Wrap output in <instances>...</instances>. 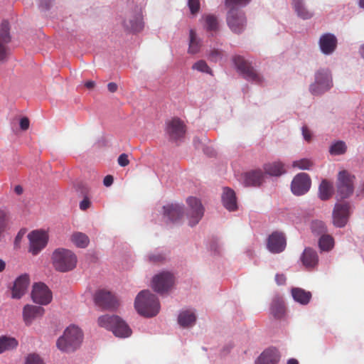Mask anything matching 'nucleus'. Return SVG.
I'll list each match as a JSON object with an SVG mask.
<instances>
[{
    "label": "nucleus",
    "instance_id": "10",
    "mask_svg": "<svg viewBox=\"0 0 364 364\" xmlns=\"http://www.w3.org/2000/svg\"><path fill=\"white\" fill-rule=\"evenodd\" d=\"M174 281L175 278L171 272H162L153 277L151 287L155 291L164 294L171 289Z\"/></svg>",
    "mask_w": 364,
    "mask_h": 364
},
{
    "label": "nucleus",
    "instance_id": "8",
    "mask_svg": "<svg viewBox=\"0 0 364 364\" xmlns=\"http://www.w3.org/2000/svg\"><path fill=\"white\" fill-rule=\"evenodd\" d=\"M166 133L169 139L176 141L183 139L186 132V126L178 117H173L166 122Z\"/></svg>",
    "mask_w": 364,
    "mask_h": 364
},
{
    "label": "nucleus",
    "instance_id": "41",
    "mask_svg": "<svg viewBox=\"0 0 364 364\" xmlns=\"http://www.w3.org/2000/svg\"><path fill=\"white\" fill-rule=\"evenodd\" d=\"M312 232L317 235H325L326 227L323 221L315 220L311 224Z\"/></svg>",
    "mask_w": 364,
    "mask_h": 364
},
{
    "label": "nucleus",
    "instance_id": "18",
    "mask_svg": "<svg viewBox=\"0 0 364 364\" xmlns=\"http://www.w3.org/2000/svg\"><path fill=\"white\" fill-rule=\"evenodd\" d=\"M286 238L284 233L275 231L268 237L267 248L272 253H279L286 247Z\"/></svg>",
    "mask_w": 364,
    "mask_h": 364
},
{
    "label": "nucleus",
    "instance_id": "42",
    "mask_svg": "<svg viewBox=\"0 0 364 364\" xmlns=\"http://www.w3.org/2000/svg\"><path fill=\"white\" fill-rule=\"evenodd\" d=\"M205 27L208 31H216L218 28V19L213 15H208L205 18Z\"/></svg>",
    "mask_w": 364,
    "mask_h": 364
},
{
    "label": "nucleus",
    "instance_id": "43",
    "mask_svg": "<svg viewBox=\"0 0 364 364\" xmlns=\"http://www.w3.org/2000/svg\"><path fill=\"white\" fill-rule=\"evenodd\" d=\"M251 0H225V6L228 9L238 8L246 6Z\"/></svg>",
    "mask_w": 364,
    "mask_h": 364
},
{
    "label": "nucleus",
    "instance_id": "57",
    "mask_svg": "<svg viewBox=\"0 0 364 364\" xmlns=\"http://www.w3.org/2000/svg\"><path fill=\"white\" fill-rule=\"evenodd\" d=\"M14 191L17 195H21L23 193V190L20 185H18L15 186Z\"/></svg>",
    "mask_w": 364,
    "mask_h": 364
},
{
    "label": "nucleus",
    "instance_id": "17",
    "mask_svg": "<svg viewBox=\"0 0 364 364\" xmlns=\"http://www.w3.org/2000/svg\"><path fill=\"white\" fill-rule=\"evenodd\" d=\"M95 302L96 305L104 309H112L118 305L114 295L105 290H100L95 293Z\"/></svg>",
    "mask_w": 364,
    "mask_h": 364
},
{
    "label": "nucleus",
    "instance_id": "54",
    "mask_svg": "<svg viewBox=\"0 0 364 364\" xmlns=\"http://www.w3.org/2000/svg\"><path fill=\"white\" fill-rule=\"evenodd\" d=\"M114 181V178L111 175H107L104 178L103 183L105 186L108 187L110 186Z\"/></svg>",
    "mask_w": 364,
    "mask_h": 364
},
{
    "label": "nucleus",
    "instance_id": "30",
    "mask_svg": "<svg viewBox=\"0 0 364 364\" xmlns=\"http://www.w3.org/2000/svg\"><path fill=\"white\" fill-rule=\"evenodd\" d=\"M18 345V341L7 336H0V354L15 349Z\"/></svg>",
    "mask_w": 364,
    "mask_h": 364
},
{
    "label": "nucleus",
    "instance_id": "50",
    "mask_svg": "<svg viewBox=\"0 0 364 364\" xmlns=\"http://www.w3.org/2000/svg\"><path fill=\"white\" fill-rule=\"evenodd\" d=\"M91 205V202L87 197H85L83 200L80 203V208L82 210H86Z\"/></svg>",
    "mask_w": 364,
    "mask_h": 364
},
{
    "label": "nucleus",
    "instance_id": "19",
    "mask_svg": "<svg viewBox=\"0 0 364 364\" xmlns=\"http://www.w3.org/2000/svg\"><path fill=\"white\" fill-rule=\"evenodd\" d=\"M30 282L29 276L26 274L17 277L11 289V297L19 299L26 292Z\"/></svg>",
    "mask_w": 364,
    "mask_h": 364
},
{
    "label": "nucleus",
    "instance_id": "40",
    "mask_svg": "<svg viewBox=\"0 0 364 364\" xmlns=\"http://www.w3.org/2000/svg\"><path fill=\"white\" fill-rule=\"evenodd\" d=\"M313 162L308 159H301L300 160L294 161L292 163L293 168H298L302 170H309L313 166Z\"/></svg>",
    "mask_w": 364,
    "mask_h": 364
},
{
    "label": "nucleus",
    "instance_id": "3",
    "mask_svg": "<svg viewBox=\"0 0 364 364\" xmlns=\"http://www.w3.org/2000/svg\"><path fill=\"white\" fill-rule=\"evenodd\" d=\"M98 325L111 331L117 337L127 338L132 333V330L126 322L116 315H103L98 318Z\"/></svg>",
    "mask_w": 364,
    "mask_h": 364
},
{
    "label": "nucleus",
    "instance_id": "37",
    "mask_svg": "<svg viewBox=\"0 0 364 364\" xmlns=\"http://www.w3.org/2000/svg\"><path fill=\"white\" fill-rule=\"evenodd\" d=\"M333 238L329 235H323L318 241V245L321 250L328 251L333 247Z\"/></svg>",
    "mask_w": 364,
    "mask_h": 364
},
{
    "label": "nucleus",
    "instance_id": "44",
    "mask_svg": "<svg viewBox=\"0 0 364 364\" xmlns=\"http://www.w3.org/2000/svg\"><path fill=\"white\" fill-rule=\"evenodd\" d=\"M193 69L197 70L200 72L211 73V70L208 67V64L204 60H199L194 63L192 67Z\"/></svg>",
    "mask_w": 364,
    "mask_h": 364
},
{
    "label": "nucleus",
    "instance_id": "9",
    "mask_svg": "<svg viewBox=\"0 0 364 364\" xmlns=\"http://www.w3.org/2000/svg\"><path fill=\"white\" fill-rule=\"evenodd\" d=\"M354 176L346 171H340L338 177L337 192L342 199L349 197L353 192Z\"/></svg>",
    "mask_w": 364,
    "mask_h": 364
},
{
    "label": "nucleus",
    "instance_id": "51",
    "mask_svg": "<svg viewBox=\"0 0 364 364\" xmlns=\"http://www.w3.org/2000/svg\"><path fill=\"white\" fill-rule=\"evenodd\" d=\"M302 134L304 139L307 141H310L311 139V134L307 127L304 126L302 127Z\"/></svg>",
    "mask_w": 364,
    "mask_h": 364
},
{
    "label": "nucleus",
    "instance_id": "12",
    "mask_svg": "<svg viewBox=\"0 0 364 364\" xmlns=\"http://www.w3.org/2000/svg\"><path fill=\"white\" fill-rule=\"evenodd\" d=\"M31 298L36 304L47 305L51 302L53 296L49 288L44 283L39 282L33 284Z\"/></svg>",
    "mask_w": 364,
    "mask_h": 364
},
{
    "label": "nucleus",
    "instance_id": "36",
    "mask_svg": "<svg viewBox=\"0 0 364 364\" xmlns=\"http://www.w3.org/2000/svg\"><path fill=\"white\" fill-rule=\"evenodd\" d=\"M271 313L276 318H281L284 314V306L282 300L277 299L271 305Z\"/></svg>",
    "mask_w": 364,
    "mask_h": 364
},
{
    "label": "nucleus",
    "instance_id": "27",
    "mask_svg": "<svg viewBox=\"0 0 364 364\" xmlns=\"http://www.w3.org/2000/svg\"><path fill=\"white\" fill-rule=\"evenodd\" d=\"M264 175L262 171L257 170L247 172L244 175V183L246 186H257L262 184Z\"/></svg>",
    "mask_w": 364,
    "mask_h": 364
},
{
    "label": "nucleus",
    "instance_id": "15",
    "mask_svg": "<svg viewBox=\"0 0 364 364\" xmlns=\"http://www.w3.org/2000/svg\"><path fill=\"white\" fill-rule=\"evenodd\" d=\"M10 41L9 23L7 21H3L0 26V62L5 61L9 55L7 44Z\"/></svg>",
    "mask_w": 364,
    "mask_h": 364
},
{
    "label": "nucleus",
    "instance_id": "32",
    "mask_svg": "<svg viewBox=\"0 0 364 364\" xmlns=\"http://www.w3.org/2000/svg\"><path fill=\"white\" fill-rule=\"evenodd\" d=\"M291 294L294 299L301 304H307L311 298L310 291H306L301 288H293Z\"/></svg>",
    "mask_w": 364,
    "mask_h": 364
},
{
    "label": "nucleus",
    "instance_id": "20",
    "mask_svg": "<svg viewBox=\"0 0 364 364\" xmlns=\"http://www.w3.org/2000/svg\"><path fill=\"white\" fill-rule=\"evenodd\" d=\"M45 312V309L41 306L27 304L23 309V318L26 326H30L33 321L38 317H41Z\"/></svg>",
    "mask_w": 364,
    "mask_h": 364
},
{
    "label": "nucleus",
    "instance_id": "1",
    "mask_svg": "<svg viewBox=\"0 0 364 364\" xmlns=\"http://www.w3.org/2000/svg\"><path fill=\"white\" fill-rule=\"evenodd\" d=\"M134 306L138 313L146 317L156 316L160 309L157 297L149 290L140 291L136 297Z\"/></svg>",
    "mask_w": 364,
    "mask_h": 364
},
{
    "label": "nucleus",
    "instance_id": "61",
    "mask_svg": "<svg viewBox=\"0 0 364 364\" xmlns=\"http://www.w3.org/2000/svg\"><path fill=\"white\" fill-rule=\"evenodd\" d=\"M287 364H299V362L295 358H290L289 360H288Z\"/></svg>",
    "mask_w": 364,
    "mask_h": 364
},
{
    "label": "nucleus",
    "instance_id": "49",
    "mask_svg": "<svg viewBox=\"0 0 364 364\" xmlns=\"http://www.w3.org/2000/svg\"><path fill=\"white\" fill-rule=\"evenodd\" d=\"M165 259L162 254H151L149 256V259L154 263L161 262Z\"/></svg>",
    "mask_w": 364,
    "mask_h": 364
},
{
    "label": "nucleus",
    "instance_id": "46",
    "mask_svg": "<svg viewBox=\"0 0 364 364\" xmlns=\"http://www.w3.org/2000/svg\"><path fill=\"white\" fill-rule=\"evenodd\" d=\"M188 5L192 14H196L200 9L199 0H188Z\"/></svg>",
    "mask_w": 364,
    "mask_h": 364
},
{
    "label": "nucleus",
    "instance_id": "13",
    "mask_svg": "<svg viewBox=\"0 0 364 364\" xmlns=\"http://www.w3.org/2000/svg\"><path fill=\"white\" fill-rule=\"evenodd\" d=\"M30 247L29 251L36 255L43 249L48 242V235L43 230H33L28 235Z\"/></svg>",
    "mask_w": 364,
    "mask_h": 364
},
{
    "label": "nucleus",
    "instance_id": "29",
    "mask_svg": "<svg viewBox=\"0 0 364 364\" xmlns=\"http://www.w3.org/2000/svg\"><path fill=\"white\" fill-rule=\"evenodd\" d=\"M196 320L195 314L189 310L181 311L178 317V321L180 326L184 328L193 326Z\"/></svg>",
    "mask_w": 364,
    "mask_h": 364
},
{
    "label": "nucleus",
    "instance_id": "53",
    "mask_svg": "<svg viewBox=\"0 0 364 364\" xmlns=\"http://www.w3.org/2000/svg\"><path fill=\"white\" fill-rule=\"evenodd\" d=\"M29 119L27 117H23L20 120V127L22 130H27L29 128Z\"/></svg>",
    "mask_w": 364,
    "mask_h": 364
},
{
    "label": "nucleus",
    "instance_id": "23",
    "mask_svg": "<svg viewBox=\"0 0 364 364\" xmlns=\"http://www.w3.org/2000/svg\"><path fill=\"white\" fill-rule=\"evenodd\" d=\"M279 355L275 348H268L264 350L255 361V364H277Z\"/></svg>",
    "mask_w": 364,
    "mask_h": 364
},
{
    "label": "nucleus",
    "instance_id": "11",
    "mask_svg": "<svg viewBox=\"0 0 364 364\" xmlns=\"http://www.w3.org/2000/svg\"><path fill=\"white\" fill-rule=\"evenodd\" d=\"M188 206L187 217L189 225L194 226L198 223L204 214V208L199 199L195 197H188L186 200Z\"/></svg>",
    "mask_w": 364,
    "mask_h": 364
},
{
    "label": "nucleus",
    "instance_id": "47",
    "mask_svg": "<svg viewBox=\"0 0 364 364\" xmlns=\"http://www.w3.org/2000/svg\"><path fill=\"white\" fill-rule=\"evenodd\" d=\"M222 56L223 53L220 50L214 49L210 52L209 59L212 61L217 62L222 58Z\"/></svg>",
    "mask_w": 364,
    "mask_h": 364
},
{
    "label": "nucleus",
    "instance_id": "14",
    "mask_svg": "<svg viewBox=\"0 0 364 364\" xmlns=\"http://www.w3.org/2000/svg\"><path fill=\"white\" fill-rule=\"evenodd\" d=\"M311 187V179L306 173H299L295 176L291 184V189L292 193L296 196L305 194Z\"/></svg>",
    "mask_w": 364,
    "mask_h": 364
},
{
    "label": "nucleus",
    "instance_id": "31",
    "mask_svg": "<svg viewBox=\"0 0 364 364\" xmlns=\"http://www.w3.org/2000/svg\"><path fill=\"white\" fill-rule=\"evenodd\" d=\"M70 241L78 248H85L90 243L88 236L81 232H75L70 236Z\"/></svg>",
    "mask_w": 364,
    "mask_h": 364
},
{
    "label": "nucleus",
    "instance_id": "35",
    "mask_svg": "<svg viewBox=\"0 0 364 364\" xmlns=\"http://www.w3.org/2000/svg\"><path fill=\"white\" fill-rule=\"evenodd\" d=\"M200 46V41L197 38L196 31L193 29H191L189 32L188 53L192 54L197 53L199 52Z\"/></svg>",
    "mask_w": 364,
    "mask_h": 364
},
{
    "label": "nucleus",
    "instance_id": "28",
    "mask_svg": "<svg viewBox=\"0 0 364 364\" xmlns=\"http://www.w3.org/2000/svg\"><path fill=\"white\" fill-rule=\"evenodd\" d=\"M292 6L299 17L309 19L313 16V13L305 6L304 0H292Z\"/></svg>",
    "mask_w": 364,
    "mask_h": 364
},
{
    "label": "nucleus",
    "instance_id": "22",
    "mask_svg": "<svg viewBox=\"0 0 364 364\" xmlns=\"http://www.w3.org/2000/svg\"><path fill=\"white\" fill-rule=\"evenodd\" d=\"M164 215L171 222H178L183 215V208L179 204H170L164 206Z\"/></svg>",
    "mask_w": 364,
    "mask_h": 364
},
{
    "label": "nucleus",
    "instance_id": "39",
    "mask_svg": "<svg viewBox=\"0 0 364 364\" xmlns=\"http://www.w3.org/2000/svg\"><path fill=\"white\" fill-rule=\"evenodd\" d=\"M346 151V144L341 141H337L330 147V153L333 155H341L344 154Z\"/></svg>",
    "mask_w": 364,
    "mask_h": 364
},
{
    "label": "nucleus",
    "instance_id": "34",
    "mask_svg": "<svg viewBox=\"0 0 364 364\" xmlns=\"http://www.w3.org/2000/svg\"><path fill=\"white\" fill-rule=\"evenodd\" d=\"M318 190L320 198L323 200H328L333 194V185L331 182L324 179L321 181Z\"/></svg>",
    "mask_w": 364,
    "mask_h": 364
},
{
    "label": "nucleus",
    "instance_id": "60",
    "mask_svg": "<svg viewBox=\"0 0 364 364\" xmlns=\"http://www.w3.org/2000/svg\"><path fill=\"white\" fill-rule=\"evenodd\" d=\"M6 264L4 261L0 259V272H3L5 269Z\"/></svg>",
    "mask_w": 364,
    "mask_h": 364
},
{
    "label": "nucleus",
    "instance_id": "48",
    "mask_svg": "<svg viewBox=\"0 0 364 364\" xmlns=\"http://www.w3.org/2000/svg\"><path fill=\"white\" fill-rule=\"evenodd\" d=\"M118 164L121 166H127L129 164L128 156L126 154H122L118 158Z\"/></svg>",
    "mask_w": 364,
    "mask_h": 364
},
{
    "label": "nucleus",
    "instance_id": "45",
    "mask_svg": "<svg viewBox=\"0 0 364 364\" xmlns=\"http://www.w3.org/2000/svg\"><path fill=\"white\" fill-rule=\"evenodd\" d=\"M25 364H43V362L38 355L32 353L27 356Z\"/></svg>",
    "mask_w": 364,
    "mask_h": 364
},
{
    "label": "nucleus",
    "instance_id": "63",
    "mask_svg": "<svg viewBox=\"0 0 364 364\" xmlns=\"http://www.w3.org/2000/svg\"><path fill=\"white\" fill-rule=\"evenodd\" d=\"M359 6H360L361 8H363V9H364V0H360V1H359Z\"/></svg>",
    "mask_w": 364,
    "mask_h": 364
},
{
    "label": "nucleus",
    "instance_id": "55",
    "mask_svg": "<svg viewBox=\"0 0 364 364\" xmlns=\"http://www.w3.org/2000/svg\"><path fill=\"white\" fill-rule=\"evenodd\" d=\"M53 0H41L40 6L45 9H48Z\"/></svg>",
    "mask_w": 364,
    "mask_h": 364
},
{
    "label": "nucleus",
    "instance_id": "4",
    "mask_svg": "<svg viewBox=\"0 0 364 364\" xmlns=\"http://www.w3.org/2000/svg\"><path fill=\"white\" fill-rule=\"evenodd\" d=\"M52 260L55 269L61 272L73 269L77 262L75 254L73 251L65 248L55 250L53 253Z\"/></svg>",
    "mask_w": 364,
    "mask_h": 364
},
{
    "label": "nucleus",
    "instance_id": "62",
    "mask_svg": "<svg viewBox=\"0 0 364 364\" xmlns=\"http://www.w3.org/2000/svg\"><path fill=\"white\" fill-rule=\"evenodd\" d=\"M360 52L362 57L364 58V44L360 47Z\"/></svg>",
    "mask_w": 364,
    "mask_h": 364
},
{
    "label": "nucleus",
    "instance_id": "33",
    "mask_svg": "<svg viewBox=\"0 0 364 364\" xmlns=\"http://www.w3.org/2000/svg\"><path fill=\"white\" fill-rule=\"evenodd\" d=\"M264 169L267 173L274 176H279L285 173L284 165L279 161L266 164Z\"/></svg>",
    "mask_w": 364,
    "mask_h": 364
},
{
    "label": "nucleus",
    "instance_id": "52",
    "mask_svg": "<svg viewBox=\"0 0 364 364\" xmlns=\"http://www.w3.org/2000/svg\"><path fill=\"white\" fill-rule=\"evenodd\" d=\"M287 278L284 274H277L275 275V281L278 285H283L285 284Z\"/></svg>",
    "mask_w": 364,
    "mask_h": 364
},
{
    "label": "nucleus",
    "instance_id": "58",
    "mask_svg": "<svg viewBox=\"0 0 364 364\" xmlns=\"http://www.w3.org/2000/svg\"><path fill=\"white\" fill-rule=\"evenodd\" d=\"M95 85V83L94 81H87L85 83V86L87 88V89H92Z\"/></svg>",
    "mask_w": 364,
    "mask_h": 364
},
{
    "label": "nucleus",
    "instance_id": "5",
    "mask_svg": "<svg viewBox=\"0 0 364 364\" xmlns=\"http://www.w3.org/2000/svg\"><path fill=\"white\" fill-rule=\"evenodd\" d=\"M333 87L332 76L328 70L321 69L315 73V80L309 86L313 95H321Z\"/></svg>",
    "mask_w": 364,
    "mask_h": 364
},
{
    "label": "nucleus",
    "instance_id": "21",
    "mask_svg": "<svg viewBox=\"0 0 364 364\" xmlns=\"http://www.w3.org/2000/svg\"><path fill=\"white\" fill-rule=\"evenodd\" d=\"M319 46L323 53L329 55L335 50L337 46V39L331 33H325L320 38Z\"/></svg>",
    "mask_w": 364,
    "mask_h": 364
},
{
    "label": "nucleus",
    "instance_id": "2",
    "mask_svg": "<svg viewBox=\"0 0 364 364\" xmlns=\"http://www.w3.org/2000/svg\"><path fill=\"white\" fill-rule=\"evenodd\" d=\"M82 332L74 325L68 326L56 343L58 348L63 352H73L80 347L82 341Z\"/></svg>",
    "mask_w": 364,
    "mask_h": 364
},
{
    "label": "nucleus",
    "instance_id": "56",
    "mask_svg": "<svg viewBox=\"0 0 364 364\" xmlns=\"http://www.w3.org/2000/svg\"><path fill=\"white\" fill-rule=\"evenodd\" d=\"M117 85L115 82H109L107 85V89L110 92H115L117 90Z\"/></svg>",
    "mask_w": 364,
    "mask_h": 364
},
{
    "label": "nucleus",
    "instance_id": "6",
    "mask_svg": "<svg viewBox=\"0 0 364 364\" xmlns=\"http://www.w3.org/2000/svg\"><path fill=\"white\" fill-rule=\"evenodd\" d=\"M232 61L237 70L243 75V77L250 81L255 83H260L262 77L255 70V68L242 56L236 55L233 57Z\"/></svg>",
    "mask_w": 364,
    "mask_h": 364
},
{
    "label": "nucleus",
    "instance_id": "16",
    "mask_svg": "<svg viewBox=\"0 0 364 364\" xmlns=\"http://www.w3.org/2000/svg\"><path fill=\"white\" fill-rule=\"evenodd\" d=\"M350 215V206L347 203H337L333 211V225L338 228L344 227Z\"/></svg>",
    "mask_w": 364,
    "mask_h": 364
},
{
    "label": "nucleus",
    "instance_id": "26",
    "mask_svg": "<svg viewBox=\"0 0 364 364\" xmlns=\"http://www.w3.org/2000/svg\"><path fill=\"white\" fill-rule=\"evenodd\" d=\"M301 261L307 269L315 267L318 262L316 252L311 248H306L302 254Z\"/></svg>",
    "mask_w": 364,
    "mask_h": 364
},
{
    "label": "nucleus",
    "instance_id": "25",
    "mask_svg": "<svg viewBox=\"0 0 364 364\" xmlns=\"http://www.w3.org/2000/svg\"><path fill=\"white\" fill-rule=\"evenodd\" d=\"M223 205L230 211L237 209V201L235 193L233 190L230 188H225L222 196Z\"/></svg>",
    "mask_w": 364,
    "mask_h": 364
},
{
    "label": "nucleus",
    "instance_id": "7",
    "mask_svg": "<svg viewBox=\"0 0 364 364\" xmlns=\"http://www.w3.org/2000/svg\"><path fill=\"white\" fill-rule=\"evenodd\" d=\"M226 20L230 30L235 33H241L246 27L245 13L238 8L229 9Z\"/></svg>",
    "mask_w": 364,
    "mask_h": 364
},
{
    "label": "nucleus",
    "instance_id": "38",
    "mask_svg": "<svg viewBox=\"0 0 364 364\" xmlns=\"http://www.w3.org/2000/svg\"><path fill=\"white\" fill-rule=\"evenodd\" d=\"M9 220V213L6 210H0V236L8 228Z\"/></svg>",
    "mask_w": 364,
    "mask_h": 364
},
{
    "label": "nucleus",
    "instance_id": "59",
    "mask_svg": "<svg viewBox=\"0 0 364 364\" xmlns=\"http://www.w3.org/2000/svg\"><path fill=\"white\" fill-rule=\"evenodd\" d=\"M23 235L21 234V232H18L15 238V244L17 245L21 242V240L22 238Z\"/></svg>",
    "mask_w": 364,
    "mask_h": 364
},
{
    "label": "nucleus",
    "instance_id": "24",
    "mask_svg": "<svg viewBox=\"0 0 364 364\" xmlns=\"http://www.w3.org/2000/svg\"><path fill=\"white\" fill-rule=\"evenodd\" d=\"M123 26L128 31H140L143 28L141 17L139 15L128 16L123 21Z\"/></svg>",
    "mask_w": 364,
    "mask_h": 364
}]
</instances>
